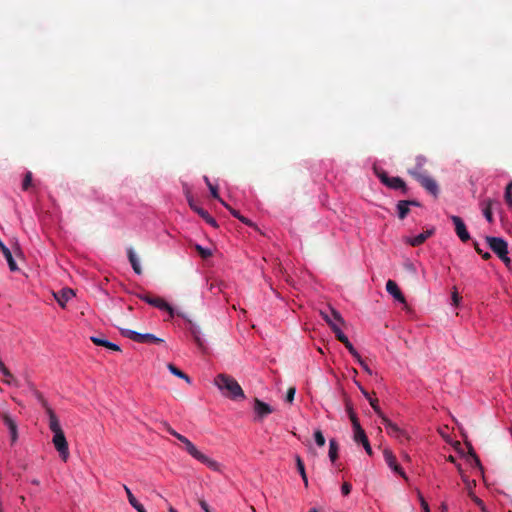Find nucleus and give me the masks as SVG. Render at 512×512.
<instances>
[{
	"instance_id": "46",
	"label": "nucleus",
	"mask_w": 512,
	"mask_h": 512,
	"mask_svg": "<svg viewBox=\"0 0 512 512\" xmlns=\"http://www.w3.org/2000/svg\"><path fill=\"white\" fill-rule=\"evenodd\" d=\"M349 417L352 422V427L355 428V424L359 423V421L356 414L352 410H349Z\"/></svg>"
},
{
	"instance_id": "5",
	"label": "nucleus",
	"mask_w": 512,
	"mask_h": 512,
	"mask_svg": "<svg viewBox=\"0 0 512 512\" xmlns=\"http://www.w3.org/2000/svg\"><path fill=\"white\" fill-rule=\"evenodd\" d=\"M329 309V313L322 312V319L326 321L338 339L339 336L344 335L343 327L345 326V321L338 311L334 310L333 308Z\"/></svg>"
},
{
	"instance_id": "3",
	"label": "nucleus",
	"mask_w": 512,
	"mask_h": 512,
	"mask_svg": "<svg viewBox=\"0 0 512 512\" xmlns=\"http://www.w3.org/2000/svg\"><path fill=\"white\" fill-rule=\"evenodd\" d=\"M177 440H179L184 445V448L187 451V453L190 454L194 459L206 465L213 471H220L221 465L217 461L209 458L201 451H199L197 447L187 437L181 434L177 436Z\"/></svg>"
},
{
	"instance_id": "51",
	"label": "nucleus",
	"mask_w": 512,
	"mask_h": 512,
	"mask_svg": "<svg viewBox=\"0 0 512 512\" xmlns=\"http://www.w3.org/2000/svg\"><path fill=\"white\" fill-rule=\"evenodd\" d=\"M471 455L473 456V458H474V460H475L476 464H477L478 466H480V460H479V458L477 457V455H476L473 451L471 452Z\"/></svg>"
},
{
	"instance_id": "26",
	"label": "nucleus",
	"mask_w": 512,
	"mask_h": 512,
	"mask_svg": "<svg viewBox=\"0 0 512 512\" xmlns=\"http://www.w3.org/2000/svg\"><path fill=\"white\" fill-rule=\"evenodd\" d=\"M91 341L97 346H103L113 351H120V347L106 339L100 337H91Z\"/></svg>"
},
{
	"instance_id": "27",
	"label": "nucleus",
	"mask_w": 512,
	"mask_h": 512,
	"mask_svg": "<svg viewBox=\"0 0 512 512\" xmlns=\"http://www.w3.org/2000/svg\"><path fill=\"white\" fill-rule=\"evenodd\" d=\"M338 340L344 344V346L348 349V351L350 352V354L355 358V359H360V354L357 352V350L354 348L353 344L350 342V340L348 339V337L344 334V335H341L339 336Z\"/></svg>"
},
{
	"instance_id": "31",
	"label": "nucleus",
	"mask_w": 512,
	"mask_h": 512,
	"mask_svg": "<svg viewBox=\"0 0 512 512\" xmlns=\"http://www.w3.org/2000/svg\"><path fill=\"white\" fill-rule=\"evenodd\" d=\"M31 389H32L33 395L38 400V402L41 404V406L45 409L46 412L48 411V409H52L40 391H38L33 386L31 387Z\"/></svg>"
},
{
	"instance_id": "16",
	"label": "nucleus",
	"mask_w": 512,
	"mask_h": 512,
	"mask_svg": "<svg viewBox=\"0 0 512 512\" xmlns=\"http://www.w3.org/2000/svg\"><path fill=\"white\" fill-rule=\"evenodd\" d=\"M386 291L394 298L395 301L401 304H406L405 296L394 280H388L386 282Z\"/></svg>"
},
{
	"instance_id": "50",
	"label": "nucleus",
	"mask_w": 512,
	"mask_h": 512,
	"mask_svg": "<svg viewBox=\"0 0 512 512\" xmlns=\"http://www.w3.org/2000/svg\"><path fill=\"white\" fill-rule=\"evenodd\" d=\"M239 220L248 226H254V224L248 218L244 217L243 215L240 216Z\"/></svg>"
},
{
	"instance_id": "15",
	"label": "nucleus",
	"mask_w": 512,
	"mask_h": 512,
	"mask_svg": "<svg viewBox=\"0 0 512 512\" xmlns=\"http://www.w3.org/2000/svg\"><path fill=\"white\" fill-rule=\"evenodd\" d=\"M187 200H188V203H189V206L191 207V209H193L200 217H202L207 224H209L215 228L218 227L216 220L213 217H211L210 214L206 210L197 206L196 203L194 202L193 197L188 196Z\"/></svg>"
},
{
	"instance_id": "24",
	"label": "nucleus",
	"mask_w": 512,
	"mask_h": 512,
	"mask_svg": "<svg viewBox=\"0 0 512 512\" xmlns=\"http://www.w3.org/2000/svg\"><path fill=\"white\" fill-rule=\"evenodd\" d=\"M123 487L126 492V495H127L130 505L138 512H144L145 511L144 506L138 502V500L135 498V496L133 495L131 490L126 485H124Z\"/></svg>"
},
{
	"instance_id": "17",
	"label": "nucleus",
	"mask_w": 512,
	"mask_h": 512,
	"mask_svg": "<svg viewBox=\"0 0 512 512\" xmlns=\"http://www.w3.org/2000/svg\"><path fill=\"white\" fill-rule=\"evenodd\" d=\"M254 412L259 420H262L267 415L273 412V409L267 403L255 398L254 400Z\"/></svg>"
},
{
	"instance_id": "18",
	"label": "nucleus",
	"mask_w": 512,
	"mask_h": 512,
	"mask_svg": "<svg viewBox=\"0 0 512 512\" xmlns=\"http://www.w3.org/2000/svg\"><path fill=\"white\" fill-rule=\"evenodd\" d=\"M74 292L70 288H63L60 291L54 293V297L58 304L64 308L66 303L74 297Z\"/></svg>"
},
{
	"instance_id": "49",
	"label": "nucleus",
	"mask_w": 512,
	"mask_h": 512,
	"mask_svg": "<svg viewBox=\"0 0 512 512\" xmlns=\"http://www.w3.org/2000/svg\"><path fill=\"white\" fill-rule=\"evenodd\" d=\"M199 505L200 507L205 511V512H211L210 509H209V505L207 504V502L203 499L199 500Z\"/></svg>"
},
{
	"instance_id": "11",
	"label": "nucleus",
	"mask_w": 512,
	"mask_h": 512,
	"mask_svg": "<svg viewBox=\"0 0 512 512\" xmlns=\"http://www.w3.org/2000/svg\"><path fill=\"white\" fill-rule=\"evenodd\" d=\"M0 418L3 423L7 426L10 433L11 444L13 445L18 439V426L16 421L12 418L9 413L0 412Z\"/></svg>"
},
{
	"instance_id": "13",
	"label": "nucleus",
	"mask_w": 512,
	"mask_h": 512,
	"mask_svg": "<svg viewBox=\"0 0 512 512\" xmlns=\"http://www.w3.org/2000/svg\"><path fill=\"white\" fill-rule=\"evenodd\" d=\"M384 460L389 468L395 473L399 474L404 479H407L406 473L401 468V466L397 463L395 455L391 450L385 449L383 452Z\"/></svg>"
},
{
	"instance_id": "39",
	"label": "nucleus",
	"mask_w": 512,
	"mask_h": 512,
	"mask_svg": "<svg viewBox=\"0 0 512 512\" xmlns=\"http://www.w3.org/2000/svg\"><path fill=\"white\" fill-rule=\"evenodd\" d=\"M418 498H419L423 512H430L429 505L420 492L418 493Z\"/></svg>"
},
{
	"instance_id": "57",
	"label": "nucleus",
	"mask_w": 512,
	"mask_h": 512,
	"mask_svg": "<svg viewBox=\"0 0 512 512\" xmlns=\"http://www.w3.org/2000/svg\"><path fill=\"white\" fill-rule=\"evenodd\" d=\"M168 511H169V512H177V510H176L175 508H173L172 506H170V507L168 508Z\"/></svg>"
},
{
	"instance_id": "21",
	"label": "nucleus",
	"mask_w": 512,
	"mask_h": 512,
	"mask_svg": "<svg viewBox=\"0 0 512 512\" xmlns=\"http://www.w3.org/2000/svg\"><path fill=\"white\" fill-rule=\"evenodd\" d=\"M0 373H2V375L4 376L3 382L5 384L18 386V381L9 371V369L5 366L2 360L0 361Z\"/></svg>"
},
{
	"instance_id": "19",
	"label": "nucleus",
	"mask_w": 512,
	"mask_h": 512,
	"mask_svg": "<svg viewBox=\"0 0 512 512\" xmlns=\"http://www.w3.org/2000/svg\"><path fill=\"white\" fill-rule=\"evenodd\" d=\"M0 250L7 260L10 271L16 272L19 270L10 249L0 240Z\"/></svg>"
},
{
	"instance_id": "48",
	"label": "nucleus",
	"mask_w": 512,
	"mask_h": 512,
	"mask_svg": "<svg viewBox=\"0 0 512 512\" xmlns=\"http://www.w3.org/2000/svg\"><path fill=\"white\" fill-rule=\"evenodd\" d=\"M313 435H314V440H315L316 445L320 447V439H321V436H320V429H316V430L314 431V434H313Z\"/></svg>"
},
{
	"instance_id": "20",
	"label": "nucleus",
	"mask_w": 512,
	"mask_h": 512,
	"mask_svg": "<svg viewBox=\"0 0 512 512\" xmlns=\"http://www.w3.org/2000/svg\"><path fill=\"white\" fill-rule=\"evenodd\" d=\"M496 203V201L492 199H485L481 202V209L485 219L489 222H493V214H492V206Z\"/></svg>"
},
{
	"instance_id": "62",
	"label": "nucleus",
	"mask_w": 512,
	"mask_h": 512,
	"mask_svg": "<svg viewBox=\"0 0 512 512\" xmlns=\"http://www.w3.org/2000/svg\"><path fill=\"white\" fill-rule=\"evenodd\" d=\"M144 512H146V510Z\"/></svg>"
},
{
	"instance_id": "60",
	"label": "nucleus",
	"mask_w": 512,
	"mask_h": 512,
	"mask_svg": "<svg viewBox=\"0 0 512 512\" xmlns=\"http://www.w3.org/2000/svg\"><path fill=\"white\" fill-rule=\"evenodd\" d=\"M321 443H322V446H323V445H324V443H325V439H324V437H323V436H322Z\"/></svg>"
},
{
	"instance_id": "8",
	"label": "nucleus",
	"mask_w": 512,
	"mask_h": 512,
	"mask_svg": "<svg viewBox=\"0 0 512 512\" xmlns=\"http://www.w3.org/2000/svg\"><path fill=\"white\" fill-rule=\"evenodd\" d=\"M138 297L153 307L167 311L171 318L174 317V309L163 298L152 296L149 293L140 294Z\"/></svg>"
},
{
	"instance_id": "55",
	"label": "nucleus",
	"mask_w": 512,
	"mask_h": 512,
	"mask_svg": "<svg viewBox=\"0 0 512 512\" xmlns=\"http://www.w3.org/2000/svg\"><path fill=\"white\" fill-rule=\"evenodd\" d=\"M406 268L411 270V271H413V272H415V267H414V265L412 263L406 264Z\"/></svg>"
},
{
	"instance_id": "2",
	"label": "nucleus",
	"mask_w": 512,
	"mask_h": 512,
	"mask_svg": "<svg viewBox=\"0 0 512 512\" xmlns=\"http://www.w3.org/2000/svg\"><path fill=\"white\" fill-rule=\"evenodd\" d=\"M215 385L222 393L233 400L244 399L245 395L239 383L227 374H219L214 380Z\"/></svg>"
},
{
	"instance_id": "47",
	"label": "nucleus",
	"mask_w": 512,
	"mask_h": 512,
	"mask_svg": "<svg viewBox=\"0 0 512 512\" xmlns=\"http://www.w3.org/2000/svg\"><path fill=\"white\" fill-rule=\"evenodd\" d=\"M192 333H193L194 341L196 342V344L200 348H202L203 347V342H202L200 336L194 330L192 331Z\"/></svg>"
},
{
	"instance_id": "36",
	"label": "nucleus",
	"mask_w": 512,
	"mask_h": 512,
	"mask_svg": "<svg viewBox=\"0 0 512 512\" xmlns=\"http://www.w3.org/2000/svg\"><path fill=\"white\" fill-rule=\"evenodd\" d=\"M209 190L213 198L217 199L222 205L225 204V201L221 199L218 193V189L216 186L209 184Z\"/></svg>"
},
{
	"instance_id": "30",
	"label": "nucleus",
	"mask_w": 512,
	"mask_h": 512,
	"mask_svg": "<svg viewBox=\"0 0 512 512\" xmlns=\"http://www.w3.org/2000/svg\"><path fill=\"white\" fill-rule=\"evenodd\" d=\"M167 368L176 377L184 379L189 384L191 383L190 377L187 374H185L183 371H181L179 368H177L174 364L168 363Z\"/></svg>"
},
{
	"instance_id": "53",
	"label": "nucleus",
	"mask_w": 512,
	"mask_h": 512,
	"mask_svg": "<svg viewBox=\"0 0 512 512\" xmlns=\"http://www.w3.org/2000/svg\"><path fill=\"white\" fill-rule=\"evenodd\" d=\"M481 256H482V258H483V259H485V260H487V259H489V258L491 257V255H490V253H489V252H483V253L481 254Z\"/></svg>"
},
{
	"instance_id": "29",
	"label": "nucleus",
	"mask_w": 512,
	"mask_h": 512,
	"mask_svg": "<svg viewBox=\"0 0 512 512\" xmlns=\"http://www.w3.org/2000/svg\"><path fill=\"white\" fill-rule=\"evenodd\" d=\"M409 207L410 202H407L406 200H401L397 203V213L400 219H404L408 215L410 211Z\"/></svg>"
},
{
	"instance_id": "42",
	"label": "nucleus",
	"mask_w": 512,
	"mask_h": 512,
	"mask_svg": "<svg viewBox=\"0 0 512 512\" xmlns=\"http://www.w3.org/2000/svg\"><path fill=\"white\" fill-rule=\"evenodd\" d=\"M471 498L473 500V502L482 510L483 508H485V504L484 502L479 498L477 497L476 495L474 494H471Z\"/></svg>"
},
{
	"instance_id": "44",
	"label": "nucleus",
	"mask_w": 512,
	"mask_h": 512,
	"mask_svg": "<svg viewBox=\"0 0 512 512\" xmlns=\"http://www.w3.org/2000/svg\"><path fill=\"white\" fill-rule=\"evenodd\" d=\"M223 206H225V207L230 211V213H231L235 218H237V219H239V218H240L241 214H240V212H239V211H237V210L233 209V208H232L231 206H229L226 202H225V204H223Z\"/></svg>"
},
{
	"instance_id": "28",
	"label": "nucleus",
	"mask_w": 512,
	"mask_h": 512,
	"mask_svg": "<svg viewBox=\"0 0 512 512\" xmlns=\"http://www.w3.org/2000/svg\"><path fill=\"white\" fill-rule=\"evenodd\" d=\"M338 451H339V446H338L336 440L331 439L329 442L328 457L332 464H334L338 458Z\"/></svg>"
},
{
	"instance_id": "23",
	"label": "nucleus",
	"mask_w": 512,
	"mask_h": 512,
	"mask_svg": "<svg viewBox=\"0 0 512 512\" xmlns=\"http://www.w3.org/2000/svg\"><path fill=\"white\" fill-rule=\"evenodd\" d=\"M48 417H49V428L50 430L55 433V432H59V431H62V428L60 426V422H59V419L58 417L56 416L55 412L53 411V409H48V411L46 412Z\"/></svg>"
},
{
	"instance_id": "35",
	"label": "nucleus",
	"mask_w": 512,
	"mask_h": 512,
	"mask_svg": "<svg viewBox=\"0 0 512 512\" xmlns=\"http://www.w3.org/2000/svg\"><path fill=\"white\" fill-rule=\"evenodd\" d=\"M505 201L507 205L512 208V181H510L505 189Z\"/></svg>"
},
{
	"instance_id": "56",
	"label": "nucleus",
	"mask_w": 512,
	"mask_h": 512,
	"mask_svg": "<svg viewBox=\"0 0 512 512\" xmlns=\"http://www.w3.org/2000/svg\"><path fill=\"white\" fill-rule=\"evenodd\" d=\"M204 181L207 184V186L209 187V184H211V182L209 181V178L207 176H204Z\"/></svg>"
},
{
	"instance_id": "45",
	"label": "nucleus",
	"mask_w": 512,
	"mask_h": 512,
	"mask_svg": "<svg viewBox=\"0 0 512 512\" xmlns=\"http://www.w3.org/2000/svg\"><path fill=\"white\" fill-rule=\"evenodd\" d=\"M358 361V363L360 364V366L364 369L365 372H367L368 374H372V371L371 369L368 367V365L362 360V358L360 357V359H356Z\"/></svg>"
},
{
	"instance_id": "34",
	"label": "nucleus",
	"mask_w": 512,
	"mask_h": 512,
	"mask_svg": "<svg viewBox=\"0 0 512 512\" xmlns=\"http://www.w3.org/2000/svg\"><path fill=\"white\" fill-rule=\"evenodd\" d=\"M195 250L199 253V255L203 258V259H207L209 257L212 256V251L208 248H204L202 247L201 245L199 244H196L195 245Z\"/></svg>"
},
{
	"instance_id": "54",
	"label": "nucleus",
	"mask_w": 512,
	"mask_h": 512,
	"mask_svg": "<svg viewBox=\"0 0 512 512\" xmlns=\"http://www.w3.org/2000/svg\"><path fill=\"white\" fill-rule=\"evenodd\" d=\"M441 512H447L448 507L446 503H442L440 506Z\"/></svg>"
},
{
	"instance_id": "10",
	"label": "nucleus",
	"mask_w": 512,
	"mask_h": 512,
	"mask_svg": "<svg viewBox=\"0 0 512 512\" xmlns=\"http://www.w3.org/2000/svg\"><path fill=\"white\" fill-rule=\"evenodd\" d=\"M353 439L356 443H361L363 445L368 455H372V448L360 423H356L355 428H353Z\"/></svg>"
},
{
	"instance_id": "4",
	"label": "nucleus",
	"mask_w": 512,
	"mask_h": 512,
	"mask_svg": "<svg viewBox=\"0 0 512 512\" xmlns=\"http://www.w3.org/2000/svg\"><path fill=\"white\" fill-rule=\"evenodd\" d=\"M489 248L503 261L506 265H509L511 260L508 256V245L507 242L501 237H486Z\"/></svg>"
},
{
	"instance_id": "6",
	"label": "nucleus",
	"mask_w": 512,
	"mask_h": 512,
	"mask_svg": "<svg viewBox=\"0 0 512 512\" xmlns=\"http://www.w3.org/2000/svg\"><path fill=\"white\" fill-rule=\"evenodd\" d=\"M122 335L135 341L138 343H148V344H161L164 342L163 339L156 337L151 333H138L136 331L130 329H124L121 331Z\"/></svg>"
},
{
	"instance_id": "1",
	"label": "nucleus",
	"mask_w": 512,
	"mask_h": 512,
	"mask_svg": "<svg viewBox=\"0 0 512 512\" xmlns=\"http://www.w3.org/2000/svg\"><path fill=\"white\" fill-rule=\"evenodd\" d=\"M415 161V167L408 169V174L418 181L430 194L437 197L439 193L438 184L424 171V165L427 162L426 158L423 155H418Z\"/></svg>"
},
{
	"instance_id": "25",
	"label": "nucleus",
	"mask_w": 512,
	"mask_h": 512,
	"mask_svg": "<svg viewBox=\"0 0 512 512\" xmlns=\"http://www.w3.org/2000/svg\"><path fill=\"white\" fill-rule=\"evenodd\" d=\"M127 254H128V259H129V262L134 270V272L136 274H141L142 273V268L140 266V263H139V259L138 257L136 256L134 250L132 248H129L127 250Z\"/></svg>"
},
{
	"instance_id": "7",
	"label": "nucleus",
	"mask_w": 512,
	"mask_h": 512,
	"mask_svg": "<svg viewBox=\"0 0 512 512\" xmlns=\"http://www.w3.org/2000/svg\"><path fill=\"white\" fill-rule=\"evenodd\" d=\"M381 183L390 189L401 190L404 194L407 193L406 183L400 177H390L385 171H376Z\"/></svg>"
},
{
	"instance_id": "43",
	"label": "nucleus",
	"mask_w": 512,
	"mask_h": 512,
	"mask_svg": "<svg viewBox=\"0 0 512 512\" xmlns=\"http://www.w3.org/2000/svg\"><path fill=\"white\" fill-rule=\"evenodd\" d=\"M452 305L454 306H458L460 300H461V297L459 296L458 292L456 290H454L452 292Z\"/></svg>"
},
{
	"instance_id": "32",
	"label": "nucleus",
	"mask_w": 512,
	"mask_h": 512,
	"mask_svg": "<svg viewBox=\"0 0 512 512\" xmlns=\"http://www.w3.org/2000/svg\"><path fill=\"white\" fill-rule=\"evenodd\" d=\"M296 464H297V470L300 473V475H301V477H302V479L304 481L305 486L307 487L308 486V479H307L304 463H303V461L301 460V458L299 456L296 457Z\"/></svg>"
},
{
	"instance_id": "40",
	"label": "nucleus",
	"mask_w": 512,
	"mask_h": 512,
	"mask_svg": "<svg viewBox=\"0 0 512 512\" xmlns=\"http://www.w3.org/2000/svg\"><path fill=\"white\" fill-rule=\"evenodd\" d=\"M352 486L348 482H344L341 486V493L344 496H347L351 492Z\"/></svg>"
},
{
	"instance_id": "41",
	"label": "nucleus",
	"mask_w": 512,
	"mask_h": 512,
	"mask_svg": "<svg viewBox=\"0 0 512 512\" xmlns=\"http://www.w3.org/2000/svg\"><path fill=\"white\" fill-rule=\"evenodd\" d=\"M163 426L165 428V430L171 434L172 436H174L176 439H177V436L178 435H181L180 433H178L177 431H175L168 423L164 422L163 423Z\"/></svg>"
},
{
	"instance_id": "59",
	"label": "nucleus",
	"mask_w": 512,
	"mask_h": 512,
	"mask_svg": "<svg viewBox=\"0 0 512 512\" xmlns=\"http://www.w3.org/2000/svg\"><path fill=\"white\" fill-rule=\"evenodd\" d=\"M309 512H319V511H318V509H317V508H312V509H310V511H309Z\"/></svg>"
},
{
	"instance_id": "12",
	"label": "nucleus",
	"mask_w": 512,
	"mask_h": 512,
	"mask_svg": "<svg viewBox=\"0 0 512 512\" xmlns=\"http://www.w3.org/2000/svg\"><path fill=\"white\" fill-rule=\"evenodd\" d=\"M451 221L455 226V232L462 242H467L470 239V234L466 228V225L461 217L452 215L450 216Z\"/></svg>"
},
{
	"instance_id": "61",
	"label": "nucleus",
	"mask_w": 512,
	"mask_h": 512,
	"mask_svg": "<svg viewBox=\"0 0 512 512\" xmlns=\"http://www.w3.org/2000/svg\"><path fill=\"white\" fill-rule=\"evenodd\" d=\"M481 512H488V510H487V508L485 507V508H483V509L481 510Z\"/></svg>"
},
{
	"instance_id": "14",
	"label": "nucleus",
	"mask_w": 512,
	"mask_h": 512,
	"mask_svg": "<svg viewBox=\"0 0 512 512\" xmlns=\"http://www.w3.org/2000/svg\"><path fill=\"white\" fill-rule=\"evenodd\" d=\"M382 424L385 426L387 433L391 436L402 440L408 436L405 431L401 430L395 423L391 422L386 416H382Z\"/></svg>"
},
{
	"instance_id": "52",
	"label": "nucleus",
	"mask_w": 512,
	"mask_h": 512,
	"mask_svg": "<svg viewBox=\"0 0 512 512\" xmlns=\"http://www.w3.org/2000/svg\"><path fill=\"white\" fill-rule=\"evenodd\" d=\"M407 202H410V206H420V203L415 200H406Z\"/></svg>"
},
{
	"instance_id": "33",
	"label": "nucleus",
	"mask_w": 512,
	"mask_h": 512,
	"mask_svg": "<svg viewBox=\"0 0 512 512\" xmlns=\"http://www.w3.org/2000/svg\"><path fill=\"white\" fill-rule=\"evenodd\" d=\"M363 393L369 400V403H370L371 407L373 408V410L375 411V413L382 419V416H385V415L382 413V411L378 405V400L370 398L367 392H363Z\"/></svg>"
},
{
	"instance_id": "9",
	"label": "nucleus",
	"mask_w": 512,
	"mask_h": 512,
	"mask_svg": "<svg viewBox=\"0 0 512 512\" xmlns=\"http://www.w3.org/2000/svg\"><path fill=\"white\" fill-rule=\"evenodd\" d=\"M52 442L55 449L59 452L61 459L66 462L69 457V448L63 430L53 433Z\"/></svg>"
},
{
	"instance_id": "38",
	"label": "nucleus",
	"mask_w": 512,
	"mask_h": 512,
	"mask_svg": "<svg viewBox=\"0 0 512 512\" xmlns=\"http://www.w3.org/2000/svg\"><path fill=\"white\" fill-rule=\"evenodd\" d=\"M295 393H296V389H295V387H290V388L287 390V393H286V401H287L288 403H292V401L294 400Z\"/></svg>"
},
{
	"instance_id": "22",
	"label": "nucleus",
	"mask_w": 512,
	"mask_h": 512,
	"mask_svg": "<svg viewBox=\"0 0 512 512\" xmlns=\"http://www.w3.org/2000/svg\"><path fill=\"white\" fill-rule=\"evenodd\" d=\"M433 234V230H427L425 232H422L416 236H413V237H410L407 242L411 245V246H419L421 245L422 243H424L426 241L427 238H429L431 235Z\"/></svg>"
},
{
	"instance_id": "58",
	"label": "nucleus",
	"mask_w": 512,
	"mask_h": 512,
	"mask_svg": "<svg viewBox=\"0 0 512 512\" xmlns=\"http://www.w3.org/2000/svg\"><path fill=\"white\" fill-rule=\"evenodd\" d=\"M476 251L481 255L483 253L482 249H480L477 245H476Z\"/></svg>"
},
{
	"instance_id": "37",
	"label": "nucleus",
	"mask_w": 512,
	"mask_h": 512,
	"mask_svg": "<svg viewBox=\"0 0 512 512\" xmlns=\"http://www.w3.org/2000/svg\"><path fill=\"white\" fill-rule=\"evenodd\" d=\"M32 184V173L27 172L22 183L23 190H27Z\"/></svg>"
}]
</instances>
